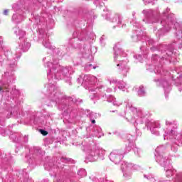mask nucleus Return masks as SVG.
Segmentation results:
<instances>
[{"label":"nucleus","instance_id":"1","mask_svg":"<svg viewBox=\"0 0 182 182\" xmlns=\"http://www.w3.org/2000/svg\"><path fill=\"white\" fill-rule=\"evenodd\" d=\"M39 132H40V133H41V134L43 136H48V132L47 131L43 130V129H40Z\"/></svg>","mask_w":182,"mask_h":182},{"label":"nucleus","instance_id":"2","mask_svg":"<svg viewBox=\"0 0 182 182\" xmlns=\"http://www.w3.org/2000/svg\"><path fill=\"white\" fill-rule=\"evenodd\" d=\"M8 12H9L8 10H4V15H8Z\"/></svg>","mask_w":182,"mask_h":182},{"label":"nucleus","instance_id":"3","mask_svg":"<svg viewBox=\"0 0 182 182\" xmlns=\"http://www.w3.org/2000/svg\"><path fill=\"white\" fill-rule=\"evenodd\" d=\"M92 123H93V124L96 123V120L92 119Z\"/></svg>","mask_w":182,"mask_h":182},{"label":"nucleus","instance_id":"4","mask_svg":"<svg viewBox=\"0 0 182 182\" xmlns=\"http://www.w3.org/2000/svg\"><path fill=\"white\" fill-rule=\"evenodd\" d=\"M2 90V87L0 86V92H1Z\"/></svg>","mask_w":182,"mask_h":182}]
</instances>
